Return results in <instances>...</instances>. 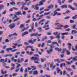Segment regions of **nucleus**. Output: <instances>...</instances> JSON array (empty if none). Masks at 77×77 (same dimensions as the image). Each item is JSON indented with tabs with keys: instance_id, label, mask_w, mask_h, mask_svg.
I'll use <instances>...</instances> for the list:
<instances>
[{
	"instance_id": "f257e3e1",
	"label": "nucleus",
	"mask_w": 77,
	"mask_h": 77,
	"mask_svg": "<svg viewBox=\"0 0 77 77\" xmlns=\"http://www.w3.org/2000/svg\"><path fill=\"white\" fill-rule=\"evenodd\" d=\"M46 0H42L39 2V4H38L35 6L34 9L35 10H39V7L38 6H42L44 4V3H45Z\"/></svg>"
},
{
	"instance_id": "f03ea898",
	"label": "nucleus",
	"mask_w": 77,
	"mask_h": 77,
	"mask_svg": "<svg viewBox=\"0 0 77 77\" xmlns=\"http://www.w3.org/2000/svg\"><path fill=\"white\" fill-rule=\"evenodd\" d=\"M73 5H74V6H76L75 8L72 7V6L70 5H69V8H70L71 9H72V10L73 11H74V10H77V3L75 2H74L73 3Z\"/></svg>"
},
{
	"instance_id": "7ed1b4c3",
	"label": "nucleus",
	"mask_w": 77,
	"mask_h": 77,
	"mask_svg": "<svg viewBox=\"0 0 77 77\" xmlns=\"http://www.w3.org/2000/svg\"><path fill=\"white\" fill-rule=\"evenodd\" d=\"M58 40V43H57V42H53V44H55L57 45V47H59V43L61 44V45H62V42H61V41L60 39H58V40Z\"/></svg>"
},
{
	"instance_id": "20e7f679",
	"label": "nucleus",
	"mask_w": 77,
	"mask_h": 77,
	"mask_svg": "<svg viewBox=\"0 0 77 77\" xmlns=\"http://www.w3.org/2000/svg\"><path fill=\"white\" fill-rule=\"evenodd\" d=\"M0 62H2V63H4V65H6V64L5 63V62H7L8 61V59L5 58V59H1L0 60Z\"/></svg>"
},
{
	"instance_id": "39448f33",
	"label": "nucleus",
	"mask_w": 77,
	"mask_h": 77,
	"mask_svg": "<svg viewBox=\"0 0 77 77\" xmlns=\"http://www.w3.org/2000/svg\"><path fill=\"white\" fill-rule=\"evenodd\" d=\"M31 60H34V61L37 60V61H39V58L38 57H31Z\"/></svg>"
},
{
	"instance_id": "423d86ee",
	"label": "nucleus",
	"mask_w": 77,
	"mask_h": 77,
	"mask_svg": "<svg viewBox=\"0 0 77 77\" xmlns=\"http://www.w3.org/2000/svg\"><path fill=\"white\" fill-rule=\"evenodd\" d=\"M41 36V34H38V33H33L30 36Z\"/></svg>"
},
{
	"instance_id": "0eeeda50",
	"label": "nucleus",
	"mask_w": 77,
	"mask_h": 77,
	"mask_svg": "<svg viewBox=\"0 0 77 77\" xmlns=\"http://www.w3.org/2000/svg\"><path fill=\"white\" fill-rule=\"evenodd\" d=\"M60 11V9H57V10H55L54 12V14H53V16L54 17L57 14H58V12H57V11Z\"/></svg>"
},
{
	"instance_id": "6e6552de",
	"label": "nucleus",
	"mask_w": 77,
	"mask_h": 77,
	"mask_svg": "<svg viewBox=\"0 0 77 77\" xmlns=\"http://www.w3.org/2000/svg\"><path fill=\"white\" fill-rule=\"evenodd\" d=\"M53 51V49L52 48H49V50H47V52L48 54H50V53H51Z\"/></svg>"
},
{
	"instance_id": "1a4fd4ad",
	"label": "nucleus",
	"mask_w": 77,
	"mask_h": 77,
	"mask_svg": "<svg viewBox=\"0 0 77 77\" xmlns=\"http://www.w3.org/2000/svg\"><path fill=\"white\" fill-rule=\"evenodd\" d=\"M24 26H25V25L24 24H21V25L20 27L21 29H23L22 30L21 32H23L25 30V27H24Z\"/></svg>"
},
{
	"instance_id": "9d476101",
	"label": "nucleus",
	"mask_w": 77,
	"mask_h": 77,
	"mask_svg": "<svg viewBox=\"0 0 77 77\" xmlns=\"http://www.w3.org/2000/svg\"><path fill=\"white\" fill-rule=\"evenodd\" d=\"M12 56V54H7L5 55H4V56H3V57H8V56H9V57H11Z\"/></svg>"
},
{
	"instance_id": "9b49d317",
	"label": "nucleus",
	"mask_w": 77,
	"mask_h": 77,
	"mask_svg": "<svg viewBox=\"0 0 77 77\" xmlns=\"http://www.w3.org/2000/svg\"><path fill=\"white\" fill-rule=\"evenodd\" d=\"M28 33H29V32H24L22 33V36H24V35H27Z\"/></svg>"
},
{
	"instance_id": "f8f14e48",
	"label": "nucleus",
	"mask_w": 77,
	"mask_h": 77,
	"mask_svg": "<svg viewBox=\"0 0 77 77\" xmlns=\"http://www.w3.org/2000/svg\"><path fill=\"white\" fill-rule=\"evenodd\" d=\"M71 33L72 35H73L74 33L75 34V33H77V31L76 30H72L71 31Z\"/></svg>"
},
{
	"instance_id": "ddd939ff",
	"label": "nucleus",
	"mask_w": 77,
	"mask_h": 77,
	"mask_svg": "<svg viewBox=\"0 0 77 77\" xmlns=\"http://www.w3.org/2000/svg\"><path fill=\"white\" fill-rule=\"evenodd\" d=\"M61 8L62 9H64V8H68V6H67V5H62L61 6Z\"/></svg>"
},
{
	"instance_id": "4468645a",
	"label": "nucleus",
	"mask_w": 77,
	"mask_h": 77,
	"mask_svg": "<svg viewBox=\"0 0 77 77\" xmlns=\"http://www.w3.org/2000/svg\"><path fill=\"white\" fill-rule=\"evenodd\" d=\"M54 8V5H49L48 7V9H53Z\"/></svg>"
},
{
	"instance_id": "2eb2a0df",
	"label": "nucleus",
	"mask_w": 77,
	"mask_h": 77,
	"mask_svg": "<svg viewBox=\"0 0 77 77\" xmlns=\"http://www.w3.org/2000/svg\"><path fill=\"white\" fill-rule=\"evenodd\" d=\"M11 26L10 29H13V28L15 27V23H13L12 24H11Z\"/></svg>"
},
{
	"instance_id": "dca6fc26",
	"label": "nucleus",
	"mask_w": 77,
	"mask_h": 77,
	"mask_svg": "<svg viewBox=\"0 0 77 77\" xmlns=\"http://www.w3.org/2000/svg\"><path fill=\"white\" fill-rule=\"evenodd\" d=\"M28 48H32V46L29 45L28 46H26L25 47V48L24 50L25 51L27 50V49H28Z\"/></svg>"
},
{
	"instance_id": "f3484780",
	"label": "nucleus",
	"mask_w": 77,
	"mask_h": 77,
	"mask_svg": "<svg viewBox=\"0 0 77 77\" xmlns=\"http://www.w3.org/2000/svg\"><path fill=\"white\" fill-rule=\"evenodd\" d=\"M55 49L56 51H62V48H55Z\"/></svg>"
},
{
	"instance_id": "a211bd4d",
	"label": "nucleus",
	"mask_w": 77,
	"mask_h": 77,
	"mask_svg": "<svg viewBox=\"0 0 77 77\" xmlns=\"http://www.w3.org/2000/svg\"><path fill=\"white\" fill-rule=\"evenodd\" d=\"M4 7H5V5H0V10L3 9L4 8Z\"/></svg>"
},
{
	"instance_id": "6ab92c4d",
	"label": "nucleus",
	"mask_w": 77,
	"mask_h": 77,
	"mask_svg": "<svg viewBox=\"0 0 77 77\" xmlns=\"http://www.w3.org/2000/svg\"><path fill=\"white\" fill-rule=\"evenodd\" d=\"M16 14L17 15H22L21 12V11H18L16 13Z\"/></svg>"
},
{
	"instance_id": "aec40b11",
	"label": "nucleus",
	"mask_w": 77,
	"mask_h": 77,
	"mask_svg": "<svg viewBox=\"0 0 77 77\" xmlns=\"http://www.w3.org/2000/svg\"><path fill=\"white\" fill-rule=\"evenodd\" d=\"M68 35V32H66L61 33V35L62 36H63V35Z\"/></svg>"
},
{
	"instance_id": "412c9836",
	"label": "nucleus",
	"mask_w": 77,
	"mask_h": 77,
	"mask_svg": "<svg viewBox=\"0 0 77 77\" xmlns=\"http://www.w3.org/2000/svg\"><path fill=\"white\" fill-rule=\"evenodd\" d=\"M1 72L2 74L3 75V74H4V73L6 74V72H7V71H5L4 72H3V69H1Z\"/></svg>"
},
{
	"instance_id": "4be33fe9",
	"label": "nucleus",
	"mask_w": 77,
	"mask_h": 77,
	"mask_svg": "<svg viewBox=\"0 0 77 77\" xmlns=\"http://www.w3.org/2000/svg\"><path fill=\"white\" fill-rule=\"evenodd\" d=\"M38 74V71L37 70H35L33 72L32 74L33 75H36V74Z\"/></svg>"
},
{
	"instance_id": "5701e85b",
	"label": "nucleus",
	"mask_w": 77,
	"mask_h": 77,
	"mask_svg": "<svg viewBox=\"0 0 77 77\" xmlns=\"http://www.w3.org/2000/svg\"><path fill=\"white\" fill-rule=\"evenodd\" d=\"M77 15H75L74 16H73L72 17V20H75V19H76L77 18Z\"/></svg>"
},
{
	"instance_id": "b1692460",
	"label": "nucleus",
	"mask_w": 77,
	"mask_h": 77,
	"mask_svg": "<svg viewBox=\"0 0 77 77\" xmlns=\"http://www.w3.org/2000/svg\"><path fill=\"white\" fill-rule=\"evenodd\" d=\"M66 54H67V55H69V54H70V52H69V51H68V50H67L66 51Z\"/></svg>"
},
{
	"instance_id": "393cba45",
	"label": "nucleus",
	"mask_w": 77,
	"mask_h": 77,
	"mask_svg": "<svg viewBox=\"0 0 77 77\" xmlns=\"http://www.w3.org/2000/svg\"><path fill=\"white\" fill-rule=\"evenodd\" d=\"M45 21V20L44 19H42L40 20V21L38 22V24H41V22H44Z\"/></svg>"
},
{
	"instance_id": "a878e982",
	"label": "nucleus",
	"mask_w": 77,
	"mask_h": 77,
	"mask_svg": "<svg viewBox=\"0 0 77 77\" xmlns=\"http://www.w3.org/2000/svg\"><path fill=\"white\" fill-rule=\"evenodd\" d=\"M41 61L42 62H44L46 60V59L45 58H41Z\"/></svg>"
},
{
	"instance_id": "bb28decb",
	"label": "nucleus",
	"mask_w": 77,
	"mask_h": 77,
	"mask_svg": "<svg viewBox=\"0 0 77 77\" xmlns=\"http://www.w3.org/2000/svg\"><path fill=\"white\" fill-rule=\"evenodd\" d=\"M11 5H15V2L14 1H13L10 3Z\"/></svg>"
},
{
	"instance_id": "cd10ccee",
	"label": "nucleus",
	"mask_w": 77,
	"mask_h": 77,
	"mask_svg": "<svg viewBox=\"0 0 77 77\" xmlns=\"http://www.w3.org/2000/svg\"><path fill=\"white\" fill-rule=\"evenodd\" d=\"M56 70L57 71V74H58V73L60 72V71H61V70H60L59 68H57L56 69Z\"/></svg>"
},
{
	"instance_id": "c85d7f7f",
	"label": "nucleus",
	"mask_w": 77,
	"mask_h": 77,
	"mask_svg": "<svg viewBox=\"0 0 77 77\" xmlns=\"http://www.w3.org/2000/svg\"><path fill=\"white\" fill-rule=\"evenodd\" d=\"M50 13H51V11L49 12L48 13H44V15H49V14H50Z\"/></svg>"
},
{
	"instance_id": "c756f323",
	"label": "nucleus",
	"mask_w": 77,
	"mask_h": 77,
	"mask_svg": "<svg viewBox=\"0 0 77 77\" xmlns=\"http://www.w3.org/2000/svg\"><path fill=\"white\" fill-rule=\"evenodd\" d=\"M66 50V49L65 48H63L62 49V53H63L64 52H65V51Z\"/></svg>"
},
{
	"instance_id": "7c9ffc66",
	"label": "nucleus",
	"mask_w": 77,
	"mask_h": 77,
	"mask_svg": "<svg viewBox=\"0 0 77 77\" xmlns=\"http://www.w3.org/2000/svg\"><path fill=\"white\" fill-rule=\"evenodd\" d=\"M14 16H13L12 18V20H14V18H15L17 17V14H13Z\"/></svg>"
},
{
	"instance_id": "2f4dec72",
	"label": "nucleus",
	"mask_w": 77,
	"mask_h": 77,
	"mask_svg": "<svg viewBox=\"0 0 77 77\" xmlns=\"http://www.w3.org/2000/svg\"><path fill=\"white\" fill-rule=\"evenodd\" d=\"M20 19V18L17 17L16 19H14L13 20V22H15V21H17V20Z\"/></svg>"
},
{
	"instance_id": "473e14b6",
	"label": "nucleus",
	"mask_w": 77,
	"mask_h": 77,
	"mask_svg": "<svg viewBox=\"0 0 77 77\" xmlns=\"http://www.w3.org/2000/svg\"><path fill=\"white\" fill-rule=\"evenodd\" d=\"M63 75H65V74H66V71H65V70H64L63 72Z\"/></svg>"
},
{
	"instance_id": "72a5a7b5",
	"label": "nucleus",
	"mask_w": 77,
	"mask_h": 77,
	"mask_svg": "<svg viewBox=\"0 0 77 77\" xmlns=\"http://www.w3.org/2000/svg\"><path fill=\"white\" fill-rule=\"evenodd\" d=\"M62 0H57V3H59L60 5H62V3L61 2H60V1Z\"/></svg>"
},
{
	"instance_id": "f704fd0d",
	"label": "nucleus",
	"mask_w": 77,
	"mask_h": 77,
	"mask_svg": "<svg viewBox=\"0 0 77 77\" xmlns=\"http://www.w3.org/2000/svg\"><path fill=\"white\" fill-rule=\"evenodd\" d=\"M30 19H29L27 20V21H26L25 22V23H30Z\"/></svg>"
},
{
	"instance_id": "c9c22d12",
	"label": "nucleus",
	"mask_w": 77,
	"mask_h": 77,
	"mask_svg": "<svg viewBox=\"0 0 77 77\" xmlns=\"http://www.w3.org/2000/svg\"><path fill=\"white\" fill-rule=\"evenodd\" d=\"M31 67L32 68V70L33 71L34 69H36V67H35V66H31Z\"/></svg>"
},
{
	"instance_id": "e433bc0d",
	"label": "nucleus",
	"mask_w": 77,
	"mask_h": 77,
	"mask_svg": "<svg viewBox=\"0 0 77 77\" xmlns=\"http://www.w3.org/2000/svg\"><path fill=\"white\" fill-rule=\"evenodd\" d=\"M60 24L59 23H55V25H56L57 27H60Z\"/></svg>"
},
{
	"instance_id": "4c0bfd02",
	"label": "nucleus",
	"mask_w": 77,
	"mask_h": 77,
	"mask_svg": "<svg viewBox=\"0 0 77 77\" xmlns=\"http://www.w3.org/2000/svg\"><path fill=\"white\" fill-rule=\"evenodd\" d=\"M20 72H23V67H21L20 70Z\"/></svg>"
},
{
	"instance_id": "58836bf2",
	"label": "nucleus",
	"mask_w": 77,
	"mask_h": 77,
	"mask_svg": "<svg viewBox=\"0 0 77 77\" xmlns=\"http://www.w3.org/2000/svg\"><path fill=\"white\" fill-rule=\"evenodd\" d=\"M71 66L72 68L73 69H75V65H73L72 66Z\"/></svg>"
},
{
	"instance_id": "ea45409f",
	"label": "nucleus",
	"mask_w": 77,
	"mask_h": 77,
	"mask_svg": "<svg viewBox=\"0 0 77 77\" xmlns=\"http://www.w3.org/2000/svg\"><path fill=\"white\" fill-rule=\"evenodd\" d=\"M66 70H67V71H71V69L70 68H68L67 67H66Z\"/></svg>"
},
{
	"instance_id": "a19ab883",
	"label": "nucleus",
	"mask_w": 77,
	"mask_h": 77,
	"mask_svg": "<svg viewBox=\"0 0 77 77\" xmlns=\"http://www.w3.org/2000/svg\"><path fill=\"white\" fill-rule=\"evenodd\" d=\"M55 38H57V39H59L60 38V36L59 35H57L55 36Z\"/></svg>"
},
{
	"instance_id": "79ce46f5",
	"label": "nucleus",
	"mask_w": 77,
	"mask_h": 77,
	"mask_svg": "<svg viewBox=\"0 0 77 77\" xmlns=\"http://www.w3.org/2000/svg\"><path fill=\"white\" fill-rule=\"evenodd\" d=\"M76 26H77V25H76L74 24L72 26V27L73 29H76L75 27H76Z\"/></svg>"
},
{
	"instance_id": "37998d69",
	"label": "nucleus",
	"mask_w": 77,
	"mask_h": 77,
	"mask_svg": "<svg viewBox=\"0 0 77 77\" xmlns=\"http://www.w3.org/2000/svg\"><path fill=\"white\" fill-rule=\"evenodd\" d=\"M29 43H31L32 44H34V43L33 42V41L32 40H29Z\"/></svg>"
},
{
	"instance_id": "c03bdc74",
	"label": "nucleus",
	"mask_w": 77,
	"mask_h": 77,
	"mask_svg": "<svg viewBox=\"0 0 77 77\" xmlns=\"http://www.w3.org/2000/svg\"><path fill=\"white\" fill-rule=\"evenodd\" d=\"M24 61V59L23 58H22L20 59V62L21 63L23 62Z\"/></svg>"
},
{
	"instance_id": "a18cd8bd",
	"label": "nucleus",
	"mask_w": 77,
	"mask_h": 77,
	"mask_svg": "<svg viewBox=\"0 0 77 77\" xmlns=\"http://www.w3.org/2000/svg\"><path fill=\"white\" fill-rule=\"evenodd\" d=\"M22 12L23 15H26V12L24 11H22Z\"/></svg>"
},
{
	"instance_id": "49530a36",
	"label": "nucleus",
	"mask_w": 77,
	"mask_h": 77,
	"mask_svg": "<svg viewBox=\"0 0 77 77\" xmlns=\"http://www.w3.org/2000/svg\"><path fill=\"white\" fill-rule=\"evenodd\" d=\"M60 60L61 61V62H64V61H65V59H60Z\"/></svg>"
},
{
	"instance_id": "de8ad7c7",
	"label": "nucleus",
	"mask_w": 77,
	"mask_h": 77,
	"mask_svg": "<svg viewBox=\"0 0 77 77\" xmlns=\"http://www.w3.org/2000/svg\"><path fill=\"white\" fill-rule=\"evenodd\" d=\"M53 33L54 34V35H55V36H56L58 33V32H54Z\"/></svg>"
},
{
	"instance_id": "09e8293b",
	"label": "nucleus",
	"mask_w": 77,
	"mask_h": 77,
	"mask_svg": "<svg viewBox=\"0 0 77 77\" xmlns=\"http://www.w3.org/2000/svg\"><path fill=\"white\" fill-rule=\"evenodd\" d=\"M50 26L49 25H45L43 27V28H46V27H48Z\"/></svg>"
},
{
	"instance_id": "8fccbe9b",
	"label": "nucleus",
	"mask_w": 77,
	"mask_h": 77,
	"mask_svg": "<svg viewBox=\"0 0 77 77\" xmlns=\"http://www.w3.org/2000/svg\"><path fill=\"white\" fill-rule=\"evenodd\" d=\"M30 3H31V1H29L27 3L26 5L28 6H29V5H30Z\"/></svg>"
},
{
	"instance_id": "3c124183",
	"label": "nucleus",
	"mask_w": 77,
	"mask_h": 77,
	"mask_svg": "<svg viewBox=\"0 0 77 77\" xmlns=\"http://www.w3.org/2000/svg\"><path fill=\"white\" fill-rule=\"evenodd\" d=\"M70 30H71V29H70V28H69L65 29V31H66V32H69Z\"/></svg>"
},
{
	"instance_id": "603ef678",
	"label": "nucleus",
	"mask_w": 77,
	"mask_h": 77,
	"mask_svg": "<svg viewBox=\"0 0 77 77\" xmlns=\"http://www.w3.org/2000/svg\"><path fill=\"white\" fill-rule=\"evenodd\" d=\"M15 69V67L14 66H13L12 67H11L10 69L11 70V71H12L13 69Z\"/></svg>"
},
{
	"instance_id": "864d4df0",
	"label": "nucleus",
	"mask_w": 77,
	"mask_h": 77,
	"mask_svg": "<svg viewBox=\"0 0 77 77\" xmlns=\"http://www.w3.org/2000/svg\"><path fill=\"white\" fill-rule=\"evenodd\" d=\"M27 68H25L23 72H27Z\"/></svg>"
},
{
	"instance_id": "5fc2aeb1",
	"label": "nucleus",
	"mask_w": 77,
	"mask_h": 77,
	"mask_svg": "<svg viewBox=\"0 0 77 77\" xmlns=\"http://www.w3.org/2000/svg\"><path fill=\"white\" fill-rule=\"evenodd\" d=\"M67 2L69 3H72V0H68L67 1Z\"/></svg>"
},
{
	"instance_id": "6e6d98bb",
	"label": "nucleus",
	"mask_w": 77,
	"mask_h": 77,
	"mask_svg": "<svg viewBox=\"0 0 77 77\" xmlns=\"http://www.w3.org/2000/svg\"><path fill=\"white\" fill-rule=\"evenodd\" d=\"M38 30L39 31V32H41L42 31V29H41V28L39 27L38 28Z\"/></svg>"
},
{
	"instance_id": "4d7b16f0",
	"label": "nucleus",
	"mask_w": 77,
	"mask_h": 77,
	"mask_svg": "<svg viewBox=\"0 0 77 77\" xmlns=\"http://www.w3.org/2000/svg\"><path fill=\"white\" fill-rule=\"evenodd\" d=\"M9 40L8 39H6L5 41V42H9Z\"/></svg>"
},
{
	"instance_id": "13d9d810",
	"label": "nucleus",
	"mask_w": 77,
	"mask_h": 77,
	"mask_svg": "<svg viewBox=\"0 0 77 77\" xmlns=\"http://www.w3.org/2000/svg\"><path fill=\"white\" fill-rule=\"evenodd\" d=\"M17 62L18 63H21V61L20 60V59H18L17 60Z\"/></svg>"
},
{
	"instance_id": "bf43d9fd",
	"label": "nucleus",
	"mask_w": 77,
	"mask_h": 77,
	"mask_svg": "<svg viewBox=\"0 0 77 77\" xmlns=\"http://www.w3.org/2000/svg\"><path fill=\"white\" fill-rule=\"evenodd\" d=\"M45 45V43H43V44L41 46V47L42 48H43L44 47V46Z\"/></svg>"
},
{
	"instance_id": "052dcab7",
	"label": "nucleus",
	"mask_w": 77,
	"mask_h": 77,
	"mask_svg": "<svg viewBox=\"0 0 77 77\" xmlns=\"http://www.w3.org/2000/svg\"><path fill=\"white\" fill-rule=\"evenodd\" d=\"M69 27V26L68 25H66L64 26V27H65L66 28H68V27Z\"/></svg>"
},
{
	"instance_id": "680f3d73",
	"label": "nucleus",
	"mask_w": 77,
	"mask_h": 77,
	"mask_svg": "<svg viewBox=\"0 0 77 77\" xmlns=\"http://www.w3.org/2000/svg\"><path fill=\"white\" fill-rule=\"evenodd\" d=\"M4 52H5V51L2 50V51H1L0 53H1V54H3Z\"/></svg>"
},
{
	"instance_id": "e2e57ef3",
	"label": "nucleus",
	"mask_w": 77,
	"mask_h": 77,
	"mask_svg": "<svg viewBox=\"0 0 77 77\" xmlns=\"http://www.w3.org/2000/svg\"><path fill=\"white\" fill-rule=\"evenodd\" d=\"M52 43V42H51V41H48V44H51Z\"/></svg>"
},
{
	"instance_id": "0e129e2a",
	"label": "nucleus",
	"mask_w": 77,
	"mask_h": 77,
	"mask_svg": "<svg viewBox=\"0 0 77 77\" xmlns=\"http://www.w3.org/2000/svg\"><path fill=\"white\" fill-rule=\"evenodd\" d=\"M72 60H73L74 61H77V59L76 58H74L73 57L72 58Z\"/></svg>"
},
{
	"instance_id": "69168bd1",
	"label": "nucleus",
	"mask_w": 77,
	"mask_h": 77,
	"mask_svg": "<svg viewBox=\"0 0 77 77\" xmlns=\"http://www.w3.org/2000/svg\"><path fill=\"white\" fill-rule=\"evenodd\" d=\"M19 68H18V69H16L15 70V72H18L19 71Z\"/></svg>"
},
{
	"instance_id": "338daca9",
	"label": "nucleus",
	"mask_w": 77,
	"mask_h": 77,
	"mask_svg": "<svg viewBox=\"0 0 77 77\" xmlns=\"http://www.w3.org/2000/svg\"><path fill=\"white\" fill-rule=\"evenodd\" d=\"M32 21H37V19H36L35 18H33L32 19Z\"/></svg>"
},
{
	"instance_id": "774afa93",
	"label": "nucleus",
	"mask_w": 77,
	"mask_h": 77,
	"mask_svg": "<svg viewBox=\"0 0 77 77\" xmlns=\"http://www.w3.org/2000/svg\"><path fill=\"white\" fill-rule=\"evenodd\" d=\"M27 75V74L25 73L23 75V77H26Z\"/></svg>"
}]
</instances>
